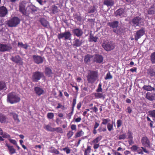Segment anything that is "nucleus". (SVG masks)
Listing matches in <instances>:
<instances>
[{
  "label": "nucleus",
  "mask_w": 155,
  "mask_h": 155,
  "mask_svg": "<svg viewBox=\"0 0 155 155\" xmlns=\"http://www.w3.org/2000/svg\"><path fill=\"white\" fill-rule=\"evenodd\" d=\"M98 77V72L97 70H89L86 76L88 83L91 84H93L96 81Z\"/></svg>",
  "instance_id": "1"
},
{
  "label": "nucleus",
  "mask_w": 155,
  "mask_h": 155,
  "mask_svg": "<svg viewBox=\"0 0 155 155\" xmlns=\"http://www.w3.org/2000/svg\"><path fill=\"white\" fill-rule=\"evenodd\" d=\"M20 100L18 95L15 92H10L7 95V101L11 104L17 103L20 101Z\"/></svg>",
  "instance_id": "2"
},
{
  "label": "nucleus",
  "mask_w": 155,
  "mask_h": 155,
  "mask_svg": "<svg viewBox=\"0 0 155 155\" xmlns=\"http://www.w3.org/2000/svg\"><path fill=\"white\" fill-rule=\"evenodd\" d=\"M20 21L18 18L14 17L8 20L7 22V24L9 27H15L20 23Z\"/></svg>",
  "instance_id": "3"
},
{
  "label": "nucleus",
  "mask_w": 155,
  "mask_h": 155,
  "mask_svg": "<svg viewBox=\"0 0 155 155\" xmlns=\"http://www.w3.org/2000/svg\"><path fill=\"white\" fill-rule=\"evenodd\" d=\"M131 22L133 24V26L136 27L137 26L140 27L144 24L143 19L139 16L134 17L132 19Z\"/></svg>",
  "instance_id": "4"
},
{
  "label": "nucleus",
  "mask_w": 155,
  "mask_h": 155,
  "mask_svg": "<svg viewBox=\"0 0 155 155\" xmlns=\"http://www.w3.org/2000/svg\"><path fill=\"white\" fill-rule=\"evenodd\" d=\"M44 76L42 72L36 71L33 73L32 80L34 82H37Z\"/></svg>",
  "instance_id": "5"
},
{
  "label": "nucleus",
  "mask_w": 155,
  "mask_h": 155,
  "mask_svg": "<svg viewBox=\"0 0 155 155\" xmlns=\"http://www.w3.org/2000/svg\"><path fill=\"white\" fill-rule=\"evenodd\" d=\"M71 34L69 31H65L64 33L58 34V38L59 40L64 38L65 40H70L71 39Z\"/></svg>",
  "instance_id": "6"
},
{
  "label": "nucleus",
  "mask_w": 155,
  "mask_h": 155,
  "mask_svg": "<svg viewBox=\"0 0 155 155\" xmlns=\"http://www.w3.org/2000/svg\"><path fill=\"white\" fill-rule=\"evenodd\" d=\"M102 137L101 136H99L94 139L92 141V143L93 144V148L94 149H98L100 147L99 142L101 140Z\"/></svg>",
  "instance_id": "7"
},
{
  "label": "nucleus",
  "mask_w": 155,
  "mask_h": 155,
  "mask_svg": "<svg viewBox=\"0 0 155 155\" xmlns=\"http://www.w3.org/2000/svg\"><path fill=\"white\" fill-rule=\"evenodd\" d=\"M102 137L101 136H99L94 139L92 141V143L93 144V148L94 149H98L100 147L99 142L101 140Z\"/></svg>",
  "instance_id": "8"
},
{
  "label": "nucleus",
  "mask_w": 155,
  "mask_h": 155,
  "mask_svg": "<svg viewBox=\"0 0 155 155\" xmlns=\"http://www.w3.org/2000/svg\"><path fill=\"white\" fill-rule=\"evenodd\" d=\"M102 137L101 136H99L94 139L92 141V143L93 144V148L94 149H98L100 147L99 142L101 140Z\"/></svg>",
  "instance_id": "9"
},
{
  "label": "nucleus",
  "mask_w": 155,
  "mask_h": 155,
  "mask_svg": "<svg viewBox=\"0 0 155 155\" xmlns=\"http://www.w3.org/2000/svg\"><path fill=\"white\" fill-rule=\"evenodd\" d=\"M10 59L14 62L20 65L23 64L22 60L21 57L18 55L15 56H12Z\"/></svg>",
  "instance_id": "10"
},
{
  "label": "nucleus",
  "mask_w": 155,
  "mask_h": 155,
  "mask_svg": "<svg viewBox=\"0 0 155 155\" xmlns=\"http://www.w3.org/2000/svg\"><path fill=\"white\" fill-rule=\"evenodd\" d=\"M12 48L10 45L4 44H0V51L5 52L8 51L12 49Z\"/></svg>",
  "instance_id": "11"
},
{
  "label": "nucleus",
  "mask_w": 155,
  "mask_h": 155,
  "mask_svg": "<svg viewBox=\"0 0 155 155\" xmlns=\"http://www.w3.org/2000/svg\"><path fill=\"white\" fill-rule=\"evenodd\" d=\"M44 128L48 131H56L60 133H62L63 132L62 128L60 127L54 128H52L51 127H44Z\"/></svg>",
  "instance_id": "12"
},
{
  "label": "nucleus",
  "mask_w": 155,
  "mask_h": 155,
  "mask_svg": "<svg viewBox=\"0 0 155 155\" xmlns=\"http://www.w3.org/2000/svg\"><path fill=\"white\" fill-rule=\"evenodd\" d=\"M32 58L35 63L40 64L43 62V58L40 56L34 55L32 56Z\"/></svg>",
  "instance_id": "13"
},
{
  "label": "nucleus",
  "mask_w": 155,
  "mask_h": 155,
  "mask_svg": "<svg viewBox=\"0 0 155 155\" xmlns=\"http://www.w3.org/2000/svg\"><path fill=\"white\" fill-rule=\"evenodd\" d=\"M145 31L144 29H141L137 31L134 36L135 39L137 41L138 39L144 34Z\"/></svg>",
  "instance_id": "14"
},
{
  "label": "nucleus",
  "mask_w": 155,
  "mask_h": 155,
  "mask_svg": "<svg viewBox=\"0 0 155 155\" xmlns=\"http://www.w3.org/2000/svg\"><path fill=\"white\" fill-rule=\"evenodd\" d=\"M72 32L74 35L78 37H81L83 34L82 30L80 28L74 29L72 30Z\"/></svg>",
  "instance_id": "15"
},
{
  "label": "nucleus",
  "mask_w": 155,
  "mask_h": 155,
  "mask_svg": "<svg viewBox=\"0 0 155 155\" xmlns=\"http://www.w3.org/2000/svg\"><path fill=\"white\" fill-rule=\"evenodd\" d=\"M102 46L104 49L107 51L112 50L114 48V45L113 44L109 42L105 45H103Z\"/></svg>",
  "instance_id": "16"
},
{
  "label": "nucleus",
  "mask_w": 155,
  "mask_h": 155,
  "mask_svg": "<svg viewBox=\"0 0 155 155\" xmlns=\"http://www.w3.org/2000/svg\"><path fill=\"white\" fill-rule=\"evenodd\" d=\"M142 145L146 147H149L150 146V141L148 138L146 137H143L141 139Z\"/></svg>",
  "instance_id": "17"
},
{
  "label": "nucleus",
  "mask_w": 155,
  "mask_h": 155,
  "mask_svg": "<svg viewBox=\"0 0 155 155\" xmlns=\"http://www.w3.org/2000/svg\"><path fill=\"white\" fill-rule=\"evenodd\" d=\"M8 13V10L5 7L2 6L0 7V17H4Z\"/></svg>",
  "instance_id": "18"
},
{
  "label": "nucleus",
  "mask_w": 155,
  "mask_h": 155,
  "mask_svg": "<svg viewBox=\"0 0 155 155\" xmlns=\"http://www.w3.org/2000/svg\"><path fill=\"white\" fill-rule=\"evenodd\" d=\"M94 56V61L99 63H101L103 61L104 58L102 55L99 54H96Z\"/></svg>",
  "instance_id": "19"
},
{
  "label": "nucleus",
  "mask_w": 155,
  "mask_h": 155,
  "mask_svg": "<svg viewBox=\"0 0 155 155\" xmlns=\"http://www.w3.org/2000/svg\"><path fill=\"white\" fill-rule=\"evenodd\" d=\"M124 10L123 8H120L115 12L114 14L116 17H122L124 16Z\"/></svg>",
  "instance_id": "20"
},
{
  "label": "nucleus",
  "mask_w": 155,
  "mask_h": 155,
  "mask_svg": "<svg viewBox=\"0 0 155 155\" xmlns=\"http://www.w3.org/2000/svg\"><path fill=\"white\" fill-rule=\"evenodd\" d=\"M34 90L35 93L38 96H40L44 93V90L39 87H34Z\"/></svg>",
  "instance_id": "21"
},
{
  "label": "nucleus",
  "mask_w": 155,
  "mask_h": 155,
  "mask_svg": "<svg viewBox=\"0 0 155 155\" xmlns=\"http://www.w3.org/2000/svg\"><path fill=\"white\" fill-rule=\"evenodd\" d=\"M83 41L82 40H80L78 39H76L74 40L73 42V45L74 47H79L81 46L83 44Z\"/></svg>",
  "instance_id": "22"
},
{
  "label": "nucleus",
  "mask_w": 155,
  "mask_h": 155,
  "mask_svg": "<svg viewBox=\"0 0 155 155\" xmlns=\"http://www.w3.org/2000/svg\"><path fill=\"white\" fill-rule=\"evenodd\" d=\"M118 24L119 22L117 21L109 22L107 23V25L113 28H117L118 26Z\"/></svg>",
  "instance_id": "23"
},
{
  "label": "nucleus",
  "mask_w": 155,
  "mask_h": 155,
  "mask_svg": "<svg viewBox=\"0 0 155 155\" xmlns=\"http://www.w3.org/2000/svg\"><path fill=\"white\" fill-rule=\"evenodd\" d=\"M114 4V1L112 0H104L103 4L107 7H111Z\"/></svg>",
  "instance_id": "24"
},
{
  "label": "nucleus",
  "mask_w": 155,
  "mask_h": 155,
  "mask_svg": "<svg viewBox=\"0 0 155 155\" xmlns=\"http://www.w3.org/2000/svg\"><path fill=\"white\" fill-rule=\"evenodd\" d=\"M40 22L41 25L44 27L48 28L49 26V22L44 18H41L40 19Z\"/></svg>",
  "instance_id": "25"
},
{
  "label": "nucleus",
  "mask_w": 155,
  "mask_h": 155,
  "mask_svg": "<svg viewBox=\"0 0 155 155\" xmlns=\"http://www.w3.org/2000/svg\"><path fill=\"white\" fill-rule=\"evenodd\" d=\"M5 146L8 147L10 154L12 155L16 153V150L13 146H10L7 143H6Z\"/></svg>",
  "instance_id": "26"
},
{
  "label": "nucleus",
  "mask_w": 155,
  "mask_h": 155,
  "mask_svg": "<svg viewBox=\"0 0 155 155\" xmlns=\"http://www.w3.org/2000/svg\"><path fill=\"white\" fill-rule=\"evenodd\" d=\"M101 120L102 122L101 125H107V126H113L110 123V120L109 118H102Z\"/></svg>",
  "instance_id": "27"
},
{
  "label": "nucleus",
  "mask_w": 155,
  "mask_h": 155,
  "mask_svg": "<svg viewBox=\"0 0 155 155\" xmlns=\"http://www.w3.org/2000/svg\"><path fill=\"white\" fill-rule=\"evenodd\" d=\"M93 57V56L91 55L87 54L85 55L84 58V62L85 64H87L90 62L91 61V59Z\"/></svg>",
  "instance_id": "28"
},
{
  "label": "nucleus",
  "mask_w": 155,
  "mask_h": 155,
  "mask_svg": "<svg viewBox=\"0 0 155 155\" xmlns=\"http://www.w3.org/2000/svg\"><path fill=\"white\" fill-rule=\"evenodd\" d=\"M19 9L20 12L24 15L28 16L26 14V11L25 9V6L22 4H19Z\"/></svg>",
  "instance_id": "29"
},
{
  "label": "nucleus",
  "mask_w": 155,
  "mask_h": 155,
  "mask_svg": "<svg viewBox=\"0 0 155 155\" xmlns=\"http://www.w3.org/2000/svg\"><path fill=\"white\" fill-rule=\"evenodd\" d=\"M11 115L12 116V117L14 120V121L16 123H19L20 122V120L18 118V114L14 113H10Z\"/></svg>",
  "instance_id": "30"
},
{
  "label": "nucleus",
  "mask_w": 155,
  "mask_h": 155,
  "mask_svg": "<svg viewBox=\"0 0 155 155\" xmlns=\"http://www.w3.org/2000/svg\"><path fill=\"white\" fill-rule=\"evenodd\" d=\"M146 98L150 101H152L155 100V94H152L151 93L148 92L146 94Z\"/></svg>",
  "instance_id": "31"
},
{
  "label": "nucleus",
  "mask_w": 155,
  "mask_h": 155,
  "mask_svg": "<svg viewBox=\"0 0 155 155\" xmlns=\"http://www.w3.org/2000/svg\"><path fill=\"white\" fill-rule=\"evenodd\" d=\"M45 74L48 77L51 76L53 73L51 70L50 68L47 67L45 68Z\"/></svg>",
  "instance_id": "32"
},
{
  "label": "nucleus",
  "mask_w": 155,
  "mask_h": 155,
  "mask_svg": "<svg viewBox=\"0 0 155 155\" xmlns=\"http://www.w3.org/2000/svg\"><path fill=\"white\" fill-rule=\"evenodd\" d=\"M147 74L151 77L155 76V70L153 68H149L147 71Z\"/></svg>",
  "instance_id": "33"
},
{
  "label": "nucleus",
  "mask_w": 155,
  "mask_h": 155,
  "mask_svg": "<svg viewBox=\"0 0 155 155\" xmlns=\"http://www.w3.org/2000/svg\"><path fill=\"white\" fill-rule=\"evenodd\" d=\"M142 88L143 90L147 91H152L155 90L154 87H152L150 85H144L142 87Z\"/></svg>",
  "instance_id": "34"
},
{
  "label": "nucleus",
  "mask_w": 155,
  "mask_h": 155,
  "mask_svg": "<svg viewBox=\"0 0 155 155\" xmlns=\"http://www.w3.org/2000/svg\"><path fill=\"white\" fill-rule=\"evenodd\" d=\"M7 89L6 83L4 81H0V91L5 90Z\"/></svg>",
  "instance_id": "35"
},
{
  "label": "nucleus",
  "mask_w": 155,
  "mask_h": 155,
  "mask_svg": "<svg viewBox=\"0 0 155 155\" xmlns=\"http://www.w3.org/2000/svg\"><path fill=\"white\" fill-rule=\"evenodd\" d=\"M7 121V118L6 116L3 114H0V122L2 123H5Z\"/></svg>",
  "instance_id": "36"
},
{
  "label": "nucleus",
  "mask_w": 155,
  "mask_h": 155,
  "mask_svg": "<svg viewBox=\"0 0 155 155\" xmlns=\"http://www.w3.org/2000/svg\"><path fill=\"white\" fill-rule=\"evenodd\" d=\"M98 39V38L96 37H94L93 35L90 34L89 36V41L91 42H96Z\"/></svg>",
  "instance_id": "37"
},
{
  "label": "nucleus",
  "mask_w": 155,
  "mask_h": 155,
  "mask_svg": "<svg viewBox=\"0 0 155 155\" xmlns=\"http://www.w3.org/2000/svg\"><path fill=\"white\" fill-rule=\"evenodd\" d=\"M150 60L152 64L155 63V52H153L150 56Z\"/></svg>",
  "instance_id": "38"
},
{
  "label": "nucleus",
  "mask_w": 155,
  "mask_h": 155,
  "mask_svg": "<svg viewBox=\"0 0 155 155\" xmlns=\"http://www.w3.org/2000/svg\"><path fill=\"white\" fill-rule=\"evenodd\" d=\"M91 147L87 146V148L84 150V155H88L91 152Z\"/></svg>",
  "instance_id": "39"
},
{
  "label": "nucleus",
  "mask_w": 155,
  "mask_h": 155,
  "mask_svg": "<svg viewBox=\"0 0 155 155\" xmlns=\"http://www.w3.org/2000/svg\"><path fill=\"white\" fill-rule=\"evenodd\" d=\"M147 12L149 15L154 14L155 13V7H151L148 9Z\"/></svg>",
  "instance_id": "40"
},
{
  "label": "nucleus",
  "mask_w": 155,
  "mask_h": 155,
  "mask_svg": "<svg viewBox=\"0 0 155 155\" xmlns=\"http://www.w3.org/2000/svg\"><path fill=\"white\" fill-rule=\"evenodd\" d=\"M95 97L96 98H100L102 97H104L103 94L102 93H100L97 92L94 94Z\"/></svg>",
  "instance_id": "41"
},
{
  "label": "nucleus",
  "mask_w": 155,
  "mask_h": 155,
  "mask_svg": "<svg viewBox=\"0 0 155 155\" xmlns=\"http://www.w3.org/2000/svg\"><path fill=\"white\" fill-rule=\"evenodd\" d=\"M84 134V132L82 130H81L76 133L75 136V137L77 138L83 136Z\"/></svg>",
  "instance_id": "42"
},
{
  "label": "nucleus",
  "mask_w": 155,
  "mask_h": 155,
  "mask_svg": "<svg viewBox=\"0 0 155 155\" xmlns=\"http://www.w3.org/2000/svg\"><path fill=\"white\" fill-rule=\"evenodd\" d=\"M50 152L51 153H54L57 154H58L59 153V151L53 147H51Z\"/></svg>",
  "instance_id": "43"
},
{
  "label": "nucleus",
  "mask_w": 155,
  "mask_h": 155,
  "mask_svg": "<svg viewBox=\"0 0 155 155\" xmlns=\"http://www.w3.org/2000/svg\"><path fill=\"white\" fill-rule=\"evenodd\" d=\"M96 11L95 6H93L91 7L88 11V13H93Z\"/></svg>",
  "instance_id": "44"
},
{
  "label": "nucleus",
  "mask_w": 155,
  "mask_h": 155,
  "mask_svg": "<svg viewBox=\"0 0 155 155\" xmlns=\"http://www.w3.org/2000/svg\"><path fill=\"white\" fill-rule=\"evenodd\" d=\"M126 134H124L120 135L118 138L119 140H124L126 138Z\"/></svg>",
  "instance_id": "45"
},
{
  "label": "nucleus",
  "mask_w": 155,
  "mask_h": 155,
  "mask_svg": "<svg viewBox=\"0 0 155 155\" xmlns=\"http://www.w3.org/2000/svg\"><path fill=\"white\" fill-rule=\"evenodd\" d=\"M62 150L65 152L67 154H69L70 153L71 150L68 147H65L62 149Z\"/></svg>",
  "instance_id": "46"
},
{
  "label": "nucleus",
  "mask_w": 155,
  "mask_h": 155,
  "mask_svg": "<svg viewBox=\"0 0 155 155\" xmlns=\"http://www.w3.org/2000/svg\"><path fill=\"white\" fill-rule=\"evenodd\" d=\"M90 109L92 110V111H91V112H94L96 113L98 111V109L96 106H94V107H92L90 108Z\"/></svg>",
  "instance_id": "47"
},
{
  "label": "nucleus",
  "mask_w": 155,
  "mask_h": 155,
  "mask_svg": "<svg viewBox=\"0 0 155 155\" xmlns=\"http://www.w3.org/2000/svg\"><path fill=\"white\" fill-rule=\"evenodd\" d=\"M112 78V76L111 75L110 72H109L106 74V76L105 77L104 79L105 80L110 79Z\"/></svg>",
  "instance_id": "48"
},
{
  "label": "nucleus",
  "mask_w": 155,
  "mask_h": 155,
  "mask_svg": "<svg viewBox=\"0 0 155 155\" xmlns=\"http://www.w3.org/2000/svg\"><path fill=\"white\" fill-rule=\"evenodd\" d=\"M74 133L71 131H69L67 134V136L68 138L69 139L73 135Z\"/></svg>",
  "instance_id": "49"
},
{
  "label": "nucleus",
  "mask_w": 155,
  "mask_h": 155,
  "mask_svg": "<svg viewBox=\"0 0 155 155\" xmlns=\"http://www.w3.org/2000/svg\"><path fill=\"white\" fill-rule=\"evenodd\" d=\"M54 117V114L52 113H48L47 114V117L48 119H52Z\"/></svg>",
  "instance_id": "50"
},
{
  "label": "nucleus",
  "mask_w": 155,
  "mask_h": 155,
  "mask_svg": "<svg viewBox=\"0 0 155 155\" xmlns=\"http://www.w3.org/2000/svg\"><path fill=\"white\" fill-rule=\"evenodd\" d=\"M149 113L150 115L152 117L155 118V110L149 111Z\"/></svg>",
  "instance_id": "51"
},
{
  "label": "nucleus",
  "mask_w": 155,
  "mask_h": 155,
  "mask_svg": "<svg viewBox=\"0 0 155 155\" xmlns=\"http://www.w3.org/2000/svg\"><path fill=\"white\" fill-rule=\"evenodd\" d=\"M52 11L53 13L54 14L57 13L58 12V8L56 6H54L52 7Z\"/></svg>",
  "instance_id": "52"
},
{
  "label": "nucleus",
  "mask_w": 155,
  "mask_h": 155,
  "mask_svg": "<svg viewBox=\"0 0 155 155\" xmlns=\"http://www.w3.org/2000/svg\"><path fill=\"white\" fill-rule=\"evenodd\" d=\"M102 85L101 83L99 84L98 87L96 90V91L97 92H102L103 90L102 88H101Z\"/></svg>",
  "instance_id": "53"
},
{
  "label": "nucleus",
  "mask_w": 155,
  "mask_h": 155,
  "mask_svg": "<svg viewBox=\"0 0 155 155\" xmlns=\"http://www.w3.org/2000/svg\"><path fill=\"white\" fill-rule=\"evenodd\" d=\"M138 147L137 146L134 145L130 147V149L132 151H135L138 150Z\"/></svg>",
  "instance_id": "54"
},
{
  "label": "nucleus",
  "mask_w": 155,
  "mask_h": 155,
  "mask_svg": "<svg viewBox=\"0 0 155 155\" xmlns=\"http://www.w3.org/2000/svg\"><path fill=\"white\" fill-rule=\"evenodd\" d=\"M2 137L3 138H10V135L8 134L7 133H5L4 134H2Z\"/></svg>",
  "instance_id": "55"
},
{
  "label": "nucleus",
  "mask_w": 155,
  "mask_h": 155,
  "mask_svg": "<svg viewBox=\"0 0 155 155\" xmlns=\"http://www.w3.org/2000/svg\"><path fill=\"white\" fill-rule=\"evenodd\" d=\"M76 103V97H75L73 99L72 107H73V108H74V107L75 106Z\"/></svg>",
  "instance_id": "56"
},
{
  "label": "nucleus",
  "mask_w": 155,
  "mask_h": 155,
  "mask_svg": "<svg viewBox=\"0 0 155 155\" xmlns=\"http://www.w3.org/2000/svg\"><path fill=\"white\" fill-rule=\"evenodd\" d=\"M126 111L129 114H130L132 111V110L130 107H128L127 108Z\"/></svg>",
  "instance_id": "57"
},
{
  "label": "nucleus",
  "mask_w": 155,
  "mask_h": 155,
  "mask_svg": "<svg viewBox=\"0 0 155 155\" xmlns=\"http://www.w3.org/2000/svg\"><path fill=\"white\" fill-rule=\"evenodd\" d=\"M128 138L130 139H133V137L131 132L130 131H128Z\"/></svg>",
  "instance_id": "58"
},
{
  "label": "nucleus",
  "mask_w": 155,
  "mask_h": 155,
  "mask_svg": "<svg viewBox=\"0 0 155 155\" xmlns=\"http://www.w3.org/2000/svg\"><path fill=\"white\" fill-rule=\"evenodd\" d=\"M9 141L11 143H13V144L15 145H16L17 144V143L16 141L15 140L10 139L9 140Z\"/></svg>",
  "instance_id": "59"
},
{
  "label": "nucleus",
  "mask_w": 155,
  "mask_h": 155,
  "mask_svg": "<svg viewBox=\"0 0 155 155\" xmlns=\"http://www.w3.org/2000/svg\"><path fill=\"white\" fill-rule=\"evenodd\" d=\"M75 122H80L81 120V118L80 117H78L77 118H74Z\"/></svg>",
  "instance_id": "60"
},
{
  "label": "nucleus",
  "mask_w": 155,
  "mask_h": 155,
  "mask_svg": "<svg viewBox=\"0 0 155 155\" xmlns=\"http://www.w3.org/2000/svg\"><path fill=\"white\" fill-rule=\"evenodd\" d=\"M58 116L62 119H64V114L62 113H58Z\"/></svg>",
  "instance_id": "61"
},
{
  "label": "nucleus",
  "mask_w": 155,
  "mask_h": 155,
  "mask_svg": "<svg viewBox=\"0 0 155 155\" xmlns=\"http://www.w3.org/2000/svg\"><path fill=\"white\" fill-rule=\"evenodd\" d=\"M122 123V121L121 120H118L117 122V126H121Z\"/></svg>",
  "instance_id": "62"
},
{
  "label": "nucleus",
  "mask_w": 155,
  "mask_h": 155,
  "mask_svg": "<svg viewBox=\"0 0 155 155\" xmlns=\"http://www.w3.org/2000/svg\"><path fill=\"white\" fill-rule=\"evenodd\" d=\"M98 130L100 132L102 131H105L106 130L105 128H102L101 127H100L98 129Z\"/></svg>",
  "instance_id": "63"
},
{
  "label": "nucleus",
  "mask_w": 155,
  "mask_h": 155,
  "mask_svg": "<svg viewBox=\"0 0 155 155\" xmlns=\"http://www.w3.org/2000/svg\"><path fill=\"white\" fill-rule=\"evenodd\" d=\"M81 106V102H79L77 105V107L78 110H79Z\"/></svg>",
  "instance_id": "64"
}]
</instances>
